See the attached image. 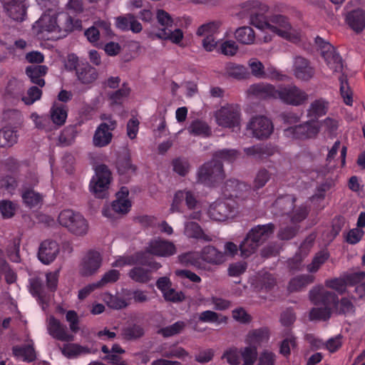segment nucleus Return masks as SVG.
Here are the masks:
<instances>
[{
  "label": "nucleus",
  "instance_id": "6ab92c4d",
  "mask_svg": "<svg viewBox=\"0 0 365 365\" xmlns=\"http://www.w3.org/2000/svg\"><path fill=\"white\" fill-rule=\"evenodd\" d=\"M247 92L249 94L261 99H277V89H276L274 86L269 83H259L251 85Z\"/></svg>",
  "mask_w": 365,
  "mask_h": 365
},
{
  "label": "nucleus",
  "instance_id": "4d7b16f0",
  "mask_svg": "<svg viewBox=\"0 0 365 365\" xmlns=\"http://www.w3.org/2000/svg\"><path fill=\"white\" fill-rule=\"evenodd\" d=\"M173 171L180 176H185L190 171V163L187 159L183 158H174L172 161Z\"/></svg>",
  "mask_w": 365,
  "mask_h": 365
},
{
  "label": "nucleus",
  "instance_id": "a211bd4d",
  "mask_svg": "<svg viewBox=\"0 0 365 365\" xmlns=\"http://www.w3.org/2000/svg\"><path fill=\"white\" fill-rule=\"evenodd\" d=\"M293 71L295 77L302 81H308L314 75V69L310 62L302 56L294 58Z\"/></svg>",
  "mask_w": 365,
  "mask_h": 365
},
{
  "label": "nucleus",
  "instance_id": "09e8293b",
  "mask_svg": "<svg viewBox=\"0 0 365 365\" xmlns=\"http://www.w3.org/2000/svg\"><path fill=\"white\" fill-rule=\"evenodd\" d=\"M129 277L135 282L145 283L150 280V272L142 267H135L130 269Z\"/></svg>",
  "mask_w": 365,
  "mask_h": 365
},
{
  "label": "nucleus",
  "instance_id": "f8f14e48",
  "mask_svg": "<svg viewBox=\"0 0 365 365\" xmlns=\"http://www.w3.org/2000/svg\"><path fill=\"white\" fill-rule=\"evenodd\" d=\"M254 136L257 139H264L269 136L273 131V124L266 115H256L251 118L248 125Z\"/></svg>",
  "mask_w": 365,
  "mask_h": 365
},
{
  "label": "nucleus",
  "instance_id": "9b49d317",
  "mask_svg": "<svg viewBox=\"0 0 365 365\" xmlns=\"http://www.w3.org/2000/svg\"><path fill=\"white\" fill-rule=\"evenodd\" d=\"M117 123L115 120L108 119L107 122L101 123L96 129L93 138V143L96 147H105L112 141L113 131L115 129Z\"/></svg>",
  "mask_w": 365,
  "mask_h": 365
},
{
  "label": "nucleus",
  "instance_id": "4be33fe9",
  "mask_svg": "<svg viewBox=\"0 0 365 365\" xmlns=\"http://www.w3.org/2000/svg\"><path fill=\"white\" fill-rule=\"evenodd\" d=\"M243 151L248 156L262 160L273 155L276 152V149L272 145L257 144L248 148H244Z\"/></svg>",
  "mask_w": 365,
  "mask_h": 365
},
{
  "label": "nucleus",
  "instance_id": "7c9ffc66",
  "mask_svg": "<svg viewBox=\"0 0 365 365\" xmlns=\"http://www.w3.org/2000/svg\"><path fill=\"white\" fill-rule=\"evenodd\" d=\"M12 354L17 359L25 362L31 363L36 359V353L33 344H28L23 346L16 345L12 347Z\"/></svg>",
  "mask_w": 365,
  "mask_h": 365
},
{
  "label": "nucleus",
  "instance_id": "c9c22d12",
  "mask_svg": "<svg viewBox=\"0 0 365 365\" xmlns=\"http://www.w3.org/2000/svg\"><path fill=\"white\" fill-rule=\"evenodd\" d=\"M116 168L118 173L120 175L135 173L136 166L131 163L129 153H124L118 155L116 160Z\"/></svg>",
  "mask_w": 365,
  "mask_h": 365
},
{
  "label": "nucleus",
  "instance_id": "680f3d73",
  "mask_svg": "<svg viewBox=\"0 0 365 365\" xmlns=\"http://www.w3.org/2000/svg\"><path fill=\"white\" fill-rule=\"evenodd\" d=\"M213 160H224L228 163H233L238 157V152L235 149H221L214 153Z\"/></svg>",
  "mask_w": 365,
  "mask_h": 365
},
{
  "label": "nucleus",
  "instance_id": "58836bf2",
  "mask_svg": "<svg viewBox=\"0 0 365 365\" xmlns=\"http://www.w3.org/2000/svg\"><path fill=\"white\" fill-rule=\"evenodd\" d=\"M235 38L240 43L250 45L255 43V33L254 30L247 26L238 28L235 33Z\"/></svg>",
  "mask_w": 365,
  "mask_h": 365
},
{
  "label": "nucleus",
  "instance_id": "20e7f679",
  "mask_svg": "<svg viewBox=\"0 0 365 365\" xmlns=\"http://www.w3.org/2000/svg\"><path fill=\"white\" fill-rule=\"evenodd\" d=\"M112 180V173L106 165H97L95 168V176L90 183V189L96 197L104 199L108 195V188Z\"/></svg>",
  "mask_w": 365,
  "mask_h": 365
},
{
  "label": "nucleus",
  "instance_id": "864d4df0",
  "mask_svg": "<svg viewBox=\"0 0 365 365\" xmlns=\"http://www.w3.org/2000/svg\"><path fill=\"white\" fill-rule=\"evenodd\" d=\"M329 257L330 254H329L327 251L319 252L317 253V255H315L312 262L307 266L308 271L310 273H316L319 267L323 265L325 262L327 261Z\"/></svg>",
  "mask_w": 365,
  "mask_h": 365
},
{
  "label": "nucleus",
  "instance_id": "f3484780",
  "mask_svg": "<svg viewBox=\"0 0 365 365\" xmlns=\"http://www.w3.org/2000/svg\"><path fill=\"white\" fill-rule=\"evenodd\" d=\"M59 252L58 245L55 240H46L40 245L38 257L41 262L49 264L53 262Z\"/></svg>",
  "mask_w": 365,
  "mask_h": 365
},
{
  "label": "nucleus",
  "instance_id": "aec40b11",
  "mask_svg": "<svg viewBox=\"0 0 365 365\" xmlns=\"http://www.w3.org/2000/svg\"><path fill=\"white\" fill-rule=\"evenodd\" d=\"M269 338L270 331L267 327L257 328L248 332L245 336V343L258 348L262 343H267Z\"/></svg>",
  "mask_w": 365,
  "mask_h": 365
},
{
  "label": "nucleus",
  "instance_id": "f03ea898",
  "mask_svg": "<svg viewBox=\"0 0 365 365\" xmlns=\"http://www.w3.org/2000/svg\"><path fill=\"white\" fill-rule=\"evenodd\" d=\"M225 174L221 161L212 160L199 167L197 182L207 187L217 186L225 180Z\"/></svg>",
  "mask_w": 365,
  "mask_h": 365
},
{
  "label": "nucleus",
  "instance_id": "412c9836",
  "mask_svg": "<svg viewBox=\"0 0 365 365\" xmlns=\"http://www.w3.org/2000/svg\"><path fill=\"white\" fill-rule=\"evenodd\" d=\"M75 70L78 81L83 84L92 83L98 76L96 69L88 63H78L75 66Z\"/></svg>",
  "mask_w": 365,
  "mask_h": 365
},
{
  "label": "nucleus",
  "instance_id": "774afa93",
  "mask_svg": "<svg viewBox=\"0 0 365 365\" xmlns=\"http://www.w3.org/2000/svg\"><path fill=\"white\" fill-rule=\"evenodd\" d=\"M243 363L254 365L257 357V348L254 346L248 345L240 351Z\"/></svg>",
  "mask_w": 365,
  "mask_h": 365
},
{
  "label": "nucleus",
  "instance_id": "7ed1b4c3",
  "mask_svg": "<svg viewBox=\"0 0 365 365\" xmlns=\"http://www.w3.org/2000/svg\"><path fill=\"white\" fill-rule=\"evenodd\" d=\"M58 223L73 234L79 236L86 235L88 229L87 220L79 212L64 210L58 214Z\"/></svg>",
  "mask_w": 365,
  "mask_h": 365
},
{
  "label": "nucleus",
  "instance_id": "37998d69",
  "mask_svg": "<svg viewBox=\"0 0 365 365\" xmlns=\"http://www.w3.org/2000/svg\"><path fill=\"white\" fill-rule=\"evenodd\" d=\"M225 71L229 76L239 80L245 79L250 76V73L246 67L233 63H227Z\"/></svg>",
  "mask_w": 365,
  "mask_h": 365
},
{
  "label": "nucleus",
  "instance_id": "6e6d98bb",
  "mask_svg": "<svg viewBox=\"0 0 365 365\" xmlns=\"http://www.w3.org/2000/svg\"><path fill=\"white\" fill-rule=\"evenodd\" d=\"M329 103L324 98L316 99L311 103L309 114H326L329 111Z\"/></svg>",
  "mask_w": 365,
  "mask_h": 365
},
{
  "label": "nucleus",
  "instance_id": "a18cd8bd",
  "mask_svg": "<svg viewBox=\"0 0 365 365\" xmlns=\"http://www.w3.org/2000/svg\"><path fill=\"white\" fill-rule=\"evenodd\" d=\"M215 120L222 127L235 130L240 125V115H215Z\"/></svg>",
  "mask_w": 365,
  "mask_h": 365
},
{
  "label": "nucleus",
  "instance_id": "bb28decb",
  "mask_svg": "<svg viewBox=\"0 0 365 365\" xmlns=\"http://www.w3.org/2000/svg\"><path fill=\"white\" fill-rule=\"evenodd\" d=\"M247 189V185L238 180L230 179L225 182L222 193L227 199L240 197L241 192Z\"/></svg>",
  "mask_w": 365,
  "mask_h": 365
},
{
  "label": "nucleus",
  "instance_id": "e433bc0d",
  "mask_svg": "<svg viewBox=\"0 0 365 365\" xmlns=\"http://www.w3.org/2000/svg\"><path fill=\"white\" fill-rule=\"evenodd\" d=\"M72 94L66 90H62L58 95V101L55 102L51 109L50 114H67L68 109L64 103L71 100Z\"/></svg>",
  "mask_w": 365,
  "mask_h": 365
},
{
  "label": "nucleus",
  "instance_id": "ea45409f",
  "mask_svg": "<svg viewBox=\"0 0 365 365\" xmlns=\"http://www.w3.org/2000/svg\"><path fill=\"white\" fill-rule=\"evenodd\" d=\"M314 281V277L309 274H304L298 275L291 279L289 282L288 289L289 292H297L307 286Z\"/></svg>",
  "mask_w": 365,
  "mask_h": 365
},
{
  "label": "nucleus",
  "instance_id": "5fc2aeb1",
  "mask_svg": "<svg viewBox=\"0 0 365 365\" xmlns=\"http://www.w3.org/2000/svg\"><path fill=\"white\" fill-rule=\"evenodd\" d=\"M185 327V322L177 321L172 325L168 326L165 328H160L158 330V334L163 335V336L169 337L181 333Z\"/></svg>",
  "mask_w": 365,
  "mask_h": 365
},
{
  "label": "nucleus",
  "instance_id": "052dcab7",
  "mask_svg": "<svg viewBox=\"0 0 365 365\" xmlns=\"http://www.w3.org/2000/svg\"><path fill=\"white\" fill-rule=\"evenodd\" d=\"M339 81L340 82V93L346 105H351L352 103V91L348 83L346 76L341 75Z\"/></svg>",
  "mask_w": 365,
  "mask_h": 365
},
{
  "label": "nucleus",
  "instance_id": "ddd939ff",
  "mask_svg": "<svg viewBox=\"0 0 365 365\" xmlns=\"http://www.w3.org/2000/svg\"><path fill=\"white\" fill-rule=\"evenodd\" d=\"M309 299L317 307H327L333 312L339 297L337 294L329 291L312 289L309 292Z\"/></svg>",
  "mask_w": 365,
  "mask_h": 365
},
{
  "label": "nucleus",
  "instance_id": "bf43d9fd",
  "mask_svg": "<svg viewBox=\"0 0 365 365\" xmlns=\"http://www.w3.org/2000/svg\"><path fill=\"white\" fill-rule=\"evenodd\" d=\"M124 338L128 340H134L144 335V329L142 326L133 324L123 329Z\"/></svg>",
  "mask_w": 365,
  "mask_h": 365
},
{
  "label": "nucleus",
  "instance_id": "603ef678",
  "mask_svg": "<svg viewBox=\"0 0 365 365\" xmlns=\"http://www.w3.org/2000/svg\"><path fill=\"white\" fill-rule=\"evenodd\" d=\"M35 126L45 132L53 130V122L49 115H31Z\"/></svg>",
  "mask_w": 365,
  "mask_h": 365
},
{
  "label": "nucleus",
  "instance_id": "69168bd1",
  "mask_svg": "<svg viewBox=\"0 0 365 365\" xmlns=\"http://www.w3.org/2000/svg\"><path fill=\"white\" fill-rule=\"evenodd\" d=\"M16 205L9 200H0V212L4 219H10L15 215Z\"/></svg>",
  "mask_w": 365,
  "mask_h": 365
},
{
  "label": "nucleus",
  "instance_id": "6e6552de",
  "mask_svg": "<svg viewBox=\"0 0 365 365\" xmlns=\"http://www.w3.org/2000/svg\"><path fill=\"white\" fill-rule=\"evenodd\" d=\"M101 264L102 257L100 252L93 250H88L80 262L79 274L83 277H90L98 272Z\"/></svg>",
  "mask_w": 365,
  "mask_h": 365
},
{
  "label": "nucleus",
  "instance_id": "4c0bfd02",
  "mask_svg": "<svg viewBox=\"0 0 365 365\" xmlns=\"http://www.w3.org/2000/svg\"><path fill=\"white\" fill-rule=\"evenodd\" d=\"M17 130L9 126L0 130V148L11 147L17 143Z\"/></svg>",
  "mask_w": 365,
  "mask_h": 365
},
{
  "label": "nucleus",
  "instance_id": "a19ab883",
  "mask_svg": "<svg viewBox=\"0 0 365 365\" xmlns=\"http://www.w3.org/2000/svg\"><path fill=\"white\" fill-rule=\"evenodd\" d=\"M259 244L251 237L245 236L240 245V255L243 258H247L252 255L255 254L259 247Z\"/></svg>",
  "mask_w": 365,
  "mask_h": 365
},
{
  "label": "nucleus",
  "instance_id": "9d476101",
  "mask_svg": "<svg viewBox=\"0 0 365 365\" xmlns=\"http://www.w3.org/2000/svg\"><path fill=\"white\" fill-rule=\"evenodd\" d=\"M183 203L189 210H195L198 205V200L195 192L189 190L175 192L170 210L172 212L181 213L183 212Z\"/></svg>",
  "mask_w": 365,
  "mask_h": 365
},
{
  "label": "nucleus",
  "instance_id": "1a4fd4ad",
  "mask_svg": "<svg viewBox=\"0 0 365 365\" xmlns=\"http://www.w3.org/2000/svg\"><path fill=\"white\" fill-rule=\"evenodd\" d=\"M6 15L16 21H23L26 17L29 4L26 0H0Z\"/></svg>",
  "mask_w": 365,
  "mask_h": 365
},
{
  "label": "nucleus",
  "instance_id": "c03bdc74",
  "mask_svg": "<svg viewBox=\"0 0 365 365\" xmlns=\"http://www.w3.org/2000/svg\"><path fill=\"white\" fill-rule=\"evenodd\" d=\"M189 132L195 136L207 138L211 135V128L205 122L195 120L188 128Z\"/></svg>",
  "mask_w": 365,
  "mask_h": 365
},
{
  "label": "nucleus",
  "instance_id": "c756f323",
  "mask_svg": "<svg viewBox=\"0 0 365 365\" xmlns=\"http://www.w3.org/2000/svg\"><path fill=\"white\" fill-rule=\"evenodd\" d=\"M21 197L26 207L29 208L38 207L43 200V196L40 192H35L29 187H22Z\"/></svg>",
  "mask_w": 365,
  "mask_h": 365
},
{
  "label": "nucleus",
  "instance_id": "b1692460",
  "mask_svg": "<svg viewBox=\"0 0 365 365\" xmlns=\"http://www.w3.org/2000/svg\"><path fill=\"white\" fill-rule=\"evenodd\" d=\"M48 70V67L44 65H31L26 68L25 72L32 83L43 87L45 85L43 77Z\"/></svg>",
  "mask_w": 365,
  "mask_h": 365
},
{
  "label": "nucleus",
  "instance_id": "393cba45",
  "mask_svg": "<svg viewBox=\"0 0 365 365\" xmlns=\"http://www.w3.org/2000/svg\"><path fill=\"white\" fill-rule=\"evenodd\" d=\"M346 21L356 33L362 31L365 28V11L362 9H356L348 12Z\"/></svg>",
  "mask_w": 365,
  "mask_h": 365
},
{
  "label": "nucleus",
  "instance_id": "72a5a7b5",
  "mask_svg": "<svg viewBox=\"0 0 365 365\" xmlns=\"http://www.w3.org/2000/svg\"><path fill=\"white\" fill-rule=\"evenodd\" d=\"M333 312L338 315L354 316L355 314L356 308L351 299L344 297H341L340 300L338 299Z\"/></svg>",
  "mask_w": 365,
  "mask_h": 365
},
{
  "label": "nucleus",
  "instance_id": "0eeeda50",
  "mask_svg": "<svg viewBox=\"0 0 365 365\" xmlns=\"http://www.w3.org/2000/svg\"><path fill=\"white\" fill-rule=\"evenodd\" d=\"M277 98L287 105L298 106L307 100L308 95L295 85L289 84L277 88Z\"/></svg>",
  "mask_w": 365,
  "mask_h": 365
},
{
  "label": "nucleus",
  "instance_id": "423d86ee",
  "mask_svg": "<svg viewBox=\"0 0 365 365\" xmlns=\"http://www.w3.org/2000/svg\"><path fill=\"white\" fill-rule=\"evenodd\" d=\"M322 123L312 119L302 124L291 126L284 130V135L293 139L314 138L319 132Z\"/></svg>",
  "mask_w": 365,
  "mask_h": 365
},
{
  "label": "nucleus",
  "instance_id": "5701e85b",
  "mask_svg": "<svg viewBox=\"0 0 365 365\" xmlns=\"http://www.w3.org/2000/svg\"><path fill=\"white\" fill-rule=\"evenodd\" d=\"M274 227V225L272 222L257 225L250 230L247 235L257 240L259 245H262L273 235Z\"/></svg>",
  "mask_w": 365,
  "mask_h": 365
},
{
  "label": "nucleus",
  "instance_id": "f257e3e1",
  "mask_svg": "<svg viewBox=\"0 0 365 365\" xmlns=\"http://www.w3.org/2000/svg\"><path fill=\"white\" fill-rule=\"evenodd\" d=\"M268 6L252 1L244 3L237 15L240 19L249 18L250 24L259 29L269 30L287 40L296 38L288 17L280 14L268 15Z\"/></svg>",
  "mask_w": 365,
  "mask_h": 365
},
{
  "label": "nucleus",
  "instance_id": "473e14b6",
  "mask_svg": "<svg viewBox=\"0 0 365 365\" xmlns=\"http://www.w3.org/2000/svg\"><path fill=\"white\" fill-rule=\"evenodd\" d=\"M185 235L190 238L210 242L212 237L204 233L202 229L196 222H187L185 224Z\"/></svg>",
  "mask_w": 365,
  "mask_h": 365
},
{
  "label": "nucleus",
  "instance_id": "2eb2a0df",
  "mask_svg": "<svg viewBox=\"0 0 365 365\" xmlns=\"http://www.w3.org/2000/svg\"><path fill=\"white\" fill-rule=\"evenodd\" d=\"M57 24L56 33L58 34L56 38L66 36L68 33L81 27V21L78 19L73 20L71 16L66 13H58L57 14Z\"/></svg>",
  "mask_w": 365,
  "mask_h": 365
},
{
  "label": "nucleus",
  "instance_id": "2f4dec72",
  "mask_svg": "<svg viewBox=\"0 0 365 365\" xmlns=\"http://www.w3.org/2000/svg\"><path fill=\"white\" fill-rule=\"evenodd\" d=\"M203 261L218 264L225 262V254L212 246L204 247L201 252Z\"/></svg>",
  "mask_w": 365,
  "mask_h": 365
},
{
  "label": "nucleus",
  "instance_id": "338daca9",
  "mask_svg": "<svg viewBox=\"0 0 365 365\" xmlns=\"http://www.w3.org/2000/svg\"><path fill=\"white\" fill-rule=\"evenodd\" d=\"M299 227L297 225H286L279 227L277 238L279 240H291L298 232Z\"/></svg>",
  "mask_w": 365,
  "mask_h": 365
},
{
  "label": "nucleus",
  "instance_id": "a878e982",
  "mask_svg": "<svg viewBox=\"0 0 365 365\" xmlns=\"http://www.w3.org/2000/svg\"><path fill=\"white\" fill-rule=\"evenodd\" d=\"M296 200L295 196L291 194L282 195L274 200L272 207L277 211V214L284 215L285 213H289L292 210Z\"/></svg>",
  "mask_w": 365,
  "mask_h": 365
},
{
  "label": "nucleus",
  "instance_id": "dca6fc26",
  "mask_svg": "<svg viewBox=\"0 0 365 365\" xmlns=\"http://www.w3.org/2000/svg\"><path fill=\"white\" fill-rule=\"evenodd\" d=\"M48 331L50 336L58 341L71 342L73 340V335L68 333V328L53 316L48 319Z\"/></svg>",
  "mask_w": 365,
  "mask_h": 365
},
{
  "label": "nucleus",
  "instance_id": "c85d7f7f",
  "mask_svg": "<svg viewBox=\"0 0 365 365\" xmlns=\"http://www.w3.org/2000/svg\"><path fill=\"white\" fill-rule=\"evenodd\" d=\"M57 13L55 10L44 13L36 21L37 26L39 27L41 32H55L56 29Z\"/></svg>",
  "mask_w": 365,
  "mask_h": 365
},
{
  "label": "nucleus",
  "instance_id": "e2e57ef3",
  "mask_svg": "<svg viewBox=\"0 0 365 365\" xmlns=\"http://www.w3.org/2000/svg\"><path fill=\"white\" fill-rule=\"evenodd\" d=\"M327 66L334 71V72H340L342 70L343 65L341 58L334 50L330 54L324 58Z\"/></svg>",
  "mask_w": 365,
  "mask_h": 365
},
{
  "label": "nucleus",
  "instance_id": "49530a36",
  "mask_svg": "<svg viewBox=\"0 0 365 365\" xmlns=\"http://www.w3.org/2000/svg\"><path fill=\"white\" fill-rule=\"evenodd\" d=\"M20 242L19 237L13 238L9 242L7 248H6V252H7L11 262L17 263L21 261L19 255Z\"/></svg>",
  "mask_w": 365,
  "mask_h": 365
},
{
  "label": "nucleus",
  "instance_id": "13d9d810",
  "mask_svg": "<svg viewBox=\"0 0 365 365\" xmlns=\"http://www.w3.org/2000/svg\"><path fill=\"white\" fill-rule=\"evenodd\" d=\"M272 174L264 168L259 170L256 174L255 179L254 180V190L257 191L265 186L267 182L270 180Z\"/></svg>",
  "mask_w": 365,
  "mask_h": 365
},
{
  "label": "nucleus",
  "instance_id": "cd10ccee",
  "mask_svg": "<svg viewBox=\"0 0 365 365\" xmlns=\"http://www.w3.org/2000/svg\"><path fill=\"white\" fill-rule=\"evenodd\" d=\"M116 26L122 31L131 30L133 33H139L142 31L141 24L133 14H126L116 19Z\"/></svg>",
  "mask_w": 365,
  "mask_h": 365
},
{
  "label": "nucleus",
  "instance_id": "f704fd0d",
  "mask_svg": "<svg viewBox=\"0 0 365 365\" xmlns=\"http://www.w3.org/2000/svg\"><path fill=\"white\" fill-rule=\"evenodd\" d=\"M31 294L43 302L46 297L45 280L40 277H34L29 279Z\"/></svg>",
  "mask_w": 365,
  "mask_h": 365
},
{
  "label": "nucleus",
  "instance_id": "8fccbe9b",
  "mask_svg": "<svg viewBox=\"0 0 365 365\" xmlns=\"http://www.w3.org/2000/svg\"><path fill=\"white\" fill-rule=\"evenodd\" d=\"M285 215L289 217V220H291L292 223H299L307 217L309 215V210L306 206L302 205L300 207H296L294 205L292 210L285 213L284 215Z\"/></svg>",
  "mask_w": 365,
  "mask_h": 365
},
{
  "label": "nucleus",
  "instance_id": "0e129e2a",
  "mask_svg": "<svg viewBox=\"0 0 365 365\" xmlns=\"http://www.w3.org/2000/svg\"><path fill=\"white\" fill-rule=\"evenodd\" d=\"M297 346V339L293 335H289L282 341L279 345V354L285 357L290 355V349Z\"/></svg>",
  "mask_w": 365,
  "mask_h": 365
},
{
  "label": "nucleus",
  "instance_id": "79ce46f5",
  "mask_svg": "<svg viewBox=\"0 0 365 365\" xmlns=\"http://www.w3.org/2000/svg\"><path fill=\"white\" fill-rule=\"evenodd\" d=\"M155 36L160 39L170 40L171 42L178 44L182 41L183 33L180 29L173 30V28H170L168 30L160 29Z\"/></svg>",
  "mask_w": 365,
  "mask_h": 365
},
{
  "label": "nucleus",
  "instance_id": "3c124183",
  "mask_svg": "<svg viewBox=\"0 0 365 365\" xmlns=\"http://www.w3.org/2000/svg\"><path fill=\"white\" fill-rule=\"evenodd\" d=\"M103 299H104V302H106L108 307L111 309H120L128 306V302H126L123 297L118 295L105 294Z\"/></svg>",
  "mask_w": 365,
  "mask_h": 365
},
{
  "label": "nucleus",
  "instance_id": "39448f33",
  "mask_svg": "<svg viewBox=\"0 0 365 365\" xmlns=\"http://www.w3.org/2000/svg\"><path fill=\"white\" fill-rule=\"evenodd\" d=\"M237 203L233 199H219L208 208V215L213 220L225 221L233 218L237 212Z\"/></svg>",
  "mask_w": 365,
  "mask_h": 365
},
{
  "label": "nucleus",
  "instance_id": "4468645a",
  "mask_svg": "<svg viewBox=\"0 0 365 365\" xmlns=\"http://www.w3.org/2000/svg\"><path fill=\"white\" fill-rule=\"evenodd\" d=\"M147 253L158 257H170L175 254L174 243L167 240H152L146 247Z\"/></svg>",
  "mask_w": 365,
  "mask_h": 365
},
{
  "label": "nucleus",
  "instance_id": "de8ad7c7",
  "mask_svg": "<svg viewBox=\"0 0 365 365\" xmlns=\"http://www.w3.org/2000/svg\"><path fill=\"white\" fill-rule=\"evenodd\" d=\"M332 311L329 308L315 307L309 311V318L310 321L326 322L331 318Z\"/></svg>",
  "mask_w": 365,
  "mask_h": 365
}]
</instances>
